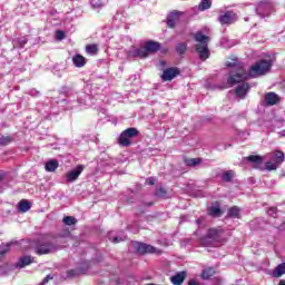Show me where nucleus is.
Wrapping results in <instances>:
<instances>
[{
    "instance_id": "38",
    "label": "nucleus",
    "mask_w": 285,
    "mask_h": 285,
    "mask_svg": "<svg viewBox=\"0 0 285 285\" xmlns=\"http://www.w3.org/2000/svg\"><path fill=\"white\" fill-rule=\"evenodd\" d=\"M267 214L271 217H275V215H277V207H269L268 210H267Z\"/></svg>"
},
{
    "instance_id": "51",
    "label": "nucleus",
    "mask_w": 285,
    "mask_h": 285,
    "mask_svg": "<svg viewBox=\"0 0 285 285\" xmlns=\"http://www.w3.org/2000/svg\"><path fill=\"white\" fill-rule=\"evenodd\" d=\"M148 206H153V203H149Z\"/></svg>"
},
{
    "instance_id": "46",
    "label": "nucleus",
    "mask_w": 285,
    "mask_h": 285,
    "mask_svg": "<svg viewBox=\"0 0 285 285\" xmlns=\"http://www.w3.org/2000/svg\"><path fill=\"white\" fill-rule=\"evenodd\" d=\"M160 66H166V60H160Z\"/></svg>"
},
{
    "instance_id": "50",
    "label": "nucleus",
    "mask_w": 285,
    "mask_h": 285,
    "mask_svg": "<svg viewBox=\"0 0 285 285\" xmlns=\"http://www.w3.org/2000/svg\"><path fill=\"white\" fill-rule=\"evenodd\" d=\"M7 246H8V247H10V246H12V244H11V243H9V244H7Z\"/></svg>"
},
{
    "instance_id": "13",
    "label": "nucleus",
    "mask_w": 285,
    "mask_h": 285,
    "mask_svg": "<svg viewBox=\"0 0 285 285\" xmlns=\"http://www.w3.org/2000/svg\"><path fill=\"white\" fill-rule=\"evenodd\" d=\"M246 161L254 164V168H259L264 164V157L259 155H249L246 157Z\"/></svg>"
},
{
    "instance_id": "5",
    "label": "nucleus",
    "mask_w": 285,
    "mask_h": 285,
    "mask_svg": "<svg viewBox=\"0 0 285 285\" xmlns=\"http://www.w3.org/2000/svg\"><path fill=\"white\" fill-rule=\"evenodd\" d=\"M57 250V245L51 242H38L35 247L36 255H50Z\"/></svg>"
},
{
    "instance_id": "52",
    "label": "nucleus",
    "mask_w": 285,
    "mask_h": 285,
    "mask_svg": "<svg viewBox=\"0 0 285 285\" xmlns=\"http://www.w3.org/2000/svg\"><path fill=\"white\" fill-rule=\"evenodd\" d=\"M165 52H168V49H166Z\"/></svg>"
},
{
    "instance_id": "42",
    "label": "nucleus",
    "mask_w": 285,
    "mask_h": 285,
    "mask_svg": "<svg viewBox=\"0 0 285 285\" xmlns=\"http://www.w3.org/2000/svg\"><path fill=\"white\" fill-rule=\"evenodd\" d=\"M147 184H148L149 186H155V179L148 178V179H147Z\"/></svg>"
},
{
    "instance_id": "21",
    "label": "nucleus",
    "mask_w": 285,
    "mask_h": 285,
    "mask_svg": "<svg viewBox=\"0 0 285 285\" xmlns=\"http://www.w3.org/2000/svg\"><path fill=\"white\" fill-rule=\"evenodd\" d=\"M242 213V209L237 206H233L227 210V216L232 219H239V215Z\"/></svg>"
},
{
    "instance_id": "1",
    "label": "nucleus",
    "mask_w": 285,
    "mask_h": 285,
    "mask_svg": "<svg viewBox=\"0 0 285 285\" xmlns=\"http://www.w3.org/2000/svg\"><path fill=\"white\" fill-rule=\"evenodd\" d=\"M273 68L271 60H259L253 65L248 72L244 69V66H237L236 72L232 71L227 78L228 86H237V83H244L247 79H257V77H264Z\"/></svg>"
},
{
    "instance_id": "7",
    "label": "nucleus",
    "mask_w": 285,
    "mask_h": 285,
    "mask_svg": "<svg viewBox=\"0 0 285 285\" xmlns=\"http://www.w3.org/2000/svg\"><path fill=\"white\" fill-rule=\"evenodd\" d=\"M235 21H237V13L234 11L222 12L218 17V22L220 26H232V23H235Z\"/></svg>"
},
{
    "instance_id": "16",
    "label": "nucleus",
    "mask_w": 285,
    "mask_h": 285,
    "mask_svg": "<svg viewBox=\"0 0 285 285\" xmlns=\"http://www.w3.org/2000/svg\"><path fill=\"white\" fill-rule=\"evenodd\" d=\"M265 101L267 106H275L279 104V96H277L275 92H268L265 95Z\"/></svg>"
},
{
    "instance_id": "8",
    "label": "nucleus",
    "mask_w": 285,
    "mask_h": 285,
    "mask_svg": "<svg viewBox=\"0 0 285 285\" xmlns=\"http://www.w3.org/2000/svg\"><path fill=\"white\" fill-rule=\"evenodd\" d=\"M181 75V70L177 67H169L163 71V75L160 78L163 81H173L176 77H179Z\"/></svg>"
},
{
    "instance_id": "22",
    "label": "nucleus",
    "mask_w": 285,
    "mask_h": 285,
    "mask_svg": "<svg viewBox=\"0 0 285 285\" xmlns=\"http://www.w3.org/2000/svg\"><path fill=\"white\" fill-rule=\"evenodd\" d=\"M273 277L279 278L282 275H285V263H282L276 266L272 272Z\"/></svg>"
},
{
    "instance_id": "47",
    "label": "nucleus",
    "mask_w": 285,
    "mask_h": 285,
    "mask_svg": "<svg viewBox=\"0 0 285 285\" xmlns=\"http://www.w3.org/2000/svg\"><path fill=\"white\" fill-rule=\"evenodd\" d=\"M278 285H285V281L284 279H281Z\"/></svg>"
},
{
    "instance_id": "28",
    "label": "nucleus",
    "mask_w": 285,
    "mask_h": 285,
    "mask_svg": "<svg viewBox=\"0 0 285 285\" xmlns=\"http://www.w3.org/2000/svg\"><path fill=\"white\" fill-rule=\"evenodd\" d=\"M185 164L189 167L199 166V164H202V158H186Z\"/></svg>"
},
{
    "instance_id": "33",
    "label": "nucleus",
    "mask_w": 285,
    "mask_h": 285,
    "mask_svg": "<svg viewBox=\"0 0 285 285\" xmlns=\"http://www.w3.org/2000/svg\"><path fill=\"white\" fill-rule=\"evenodd\" d=\"M156 197H166L167 191L164 187H159L155 191Z\"/></svg>"
},
{
    "instance_id": "18",
    "label": "nucleus",
    "mask_w": 285,
    "mask_h": 285,
    "mask_svg": "<svg viewBox=\"0 0 285 285\" xmlns=\"http://www.w3.org/2000/svg\"><path fill=\"white\" fill-rule=\"evenodd\" d=\"M171 284L174 285H183L186 279V272L177 273L176 275L171 276Z\"/></svg>"
},
{
    "instance_id": "11",
    "label": "nucleus",
    "mask_w": 285,
    "mask_h": 285,
    "mask_svg": "<svg viewBox=\"0 0 285 285\" xmlns=\"http://www.w3.org/2000/svg\"><path fill=\"white\" fill-rule=\"evenodd\" d=\"M86 169V166L78 165L73 170L67 173L66 179L69 184H72V181H77L79 179V176L83 173Z\"/></svg>"
},
{
    "instance_id": "49",
    "label": "nucleus",
    "mask_w": 285,
    "mask_h": 285,
    "mask_svg": "<svg viewBox=\"0 0 285 285\" xmlns=\"http://www.w3.org/2000/svg\"><path fill=\"white\" fill-rule=\"evenodd\" d=\"M0 181H3V176L0 175Z\"/></svg>"
},
{
    "instance_id": "12",
    "label": "nucleus",
    "mask_w": 285,
    "mask_h": 285,
    "mask_svg": "<svg viewBox=\"0 0 285 285\" xmlns=\"http://www.w3.org/2000/svg\"><path fill=\"white\" fill-rule=\"evenodd\" d=\"M250 90V85L248 82H243L238 85L235 89V95L239 99H246L248 91Z\"/></svg>"
},
{
    "instance_id": "2",
    "label": "nucleus",
    "mask_w": 285,
    "mask_h": 285,
    "mask_svg": "<svg viewBox=\"0 0 285 285\" xmlns=\"http://www.w3.org/2000/svg\"><path fill=\"white\" fill-rule=\"evenodd\" d=\"M194 41H196L195 50L198 53L200 61H206L210 57V49L208 43H210V37L204 35V32L198 31L194 33Z\"/></svg>"
},
{
    "instance_id": "4",
    "label": "nucleus",
    "mask_w": 285,
    "mask_h": 285,
    "mask_svg": "<svg viewBox=\"0 0 285 285\" xmlns=\"http://www.w3.org/2000/svg\"><path fill=\"white\" fill-rule=\"evenodd\" d=\"M134 137H139V129L129 127L120 132L117 144L122 148H128L129 146H132V140L130 139H134Z\"/></svg>"
},
{
    "instance_id": "37",
    "label": "nucleus",
    "mask_w": 285,
    "mask_h": 285,
    "mask_svg": "<svg viewBox=\"0 0 285 285\" xmlns=\"http://www.w3.org/2000/svg\"><path fill=\"white\" fill-rule=\"evenodd\" d=\"M237 66V58L232 59V61L226 62L227 68H235Z\"/></svg>"
},
{
    "instance_id": "26",
    "label": "nucleus",
    "mask_w": 285,
    "mask_h": 285,
    "mask_svg": "<svg viewBox=\"0 0 285 285\" xmlns=\"http://www.w3.org/2000/svg\"><path fill=\"white\" fill-rule=\"evenodd\" d=\"M186 50H188V45L186 42H179L176 46V52L181 57V55H186Z\"/></svg>"
},
{
    "instance_id": "35",
    "label": "nucleus",
    "mask_w": 285,
    "mask_h": 285,
    "mask_svg": "<svg viewBox=\"0 0 285 285\" xmlns=\"http://www.w3.org/2000/svg\"><path fill=\"white\" fill-rule=\"evenodd\" d=\"M265 168L267 169V170H275L276 168H277V163H271V161H267V163H265Z\"/></svg>"
},
{
    "instance_id": "39",
    "label": "nucleus",
    "mask_w": 285,
    "mask_h": 285,
    "mask_svg": "<svg viewBox=\"0 0 285 285\" xmlns=\"http://www.w3.org/2000/svg\"><path fill=\"white\" fill-rule=\"evenodd\" d=\"M75 275H76L75 269H69V271L67 272V277H75Z\"/></svg>"
},
{
    "instance_id": "24",
    "label": "nucleus",
    "mask_w": 285,
    "mask_h": 285,
    "mask_svg": "<svg viewBox=\"0 0 285 285\" xmlns=\"http://www.w3.org/2000/svg\"><path fill=\"white\" fill-rule=\"evenodd\" d=\"M212 6H213V1L202 0L200 3L198 4V10L199 12H204L206 10H210Z\"/></svg>"
},
{
    "instance_id": "48",
    "label": "nucleus",
    "mask_w": 285,
    "mask_h": 285,
    "mask_svg": "<svg viewBox=\"0 0 285 285\" xmlns=\"http://www.w3.org/2000/svg\"><path fill=\"white\" fill-rule=\"evenodd\" d=\"M94 8H101V4H92Z\"/></svg>"
},
{
    "instance_id": "19",
    "label": "nucleus",
    "mask_w": 285,
    "mask_h": 285,
    "mask_svg": "<svg viewBox=\"0 0 285 285\" xmlns=\"http://www.w3.org/2000/svg\"><path fill=\"white\" fill-rule=\"evenodd\" d=\"M59 168V161L57 159H50L45 165V170L47 173H55Z\"/></svg>"
},
{
    "instance_id": "31",
    "label": "nucleus",
    "mask_w": 285,
    "mask_h": 285,
    "mask_svg": "<svg viewBox=\"0 0 285 285\" xmlns=\"http://www.w3.org/2000/svg\"><path fill=\"white\" fill-rule=\"evenodd\" d=\"M13 139L12 136H1L0 137V146H8L12 144Z\"/></svg>"
},
{
    "instance_id": "20",
    "label": "nucleus",
    "mask_w": 285,
    "mask_h": 285,
    "mask_svg": "<svg viewBox=\"0 0 285 285\" xmlns=\"http://www.w3.org/2000/svg\"><path fill=\"white\" fill-rule=\"evenodd\" d=\"M30 208H32V204L28 200L22 199L18 203L19 213H28V210H30Z\"/></svg>"
},
{
    "instance_id": "14",
    "label": "nucleus",
    "mask_w": 285,
    "mask_h": 285,
    "mask_svg": "<svg viewBox=\"0 0 285 285\" xmlns=\"http://www.w3.org/2000/svg\"><path fill=\"white\" fill-rule=\"evenodd\" d=\"M181 16V12L179 11H173L168 17H167V26L168 28H175L177 21H179V17Z\"/></svg>"
},
{
    "instance_id": "41",
    "label": "nucleus",
    "mask_w": 285,
    "mask_h": 285,
    "mask_svg": "<svg viewBox=\"0 0 285 285\" xmlns=\"http://www.w3.org/2000/svg\"><path fill=\"white\" fill-rule=\"evenodd\" d=\"M264 6H269V3L266 2V1H262V2L258 4V10H262V8H264Z\"/></svg>"
},
{
    "instance_id": "36",
    "label": "nucleus",
    "mask_w": 285,
    "mask_h": 285,
    "mask_svg": "<svg viewBox=\"0 0 285 285\" xmlns=\"http://www.w3.org/2000/svg\"><path fill=\"white\" fill-rule=\"evenodd\" d=\"M26 43H28V38L23 37V38L18 39L19 48H24Z\"/></svg>"
},
{
    "instance_id": "9",
    "label": "nucleus",
    "mask_w": 285,
    "mask_h": 285,
    "mask_svg": "<svg viewBox=\"0 0 285 285\" xmlns=\"http://www.w3.org/2000/svg\"><path fill=\"white\" fill-rule=\"evenodd\" d=\"M127 57L129 59H148V53L146 52V48H137V47H132L129 51H127Z\"/></svg>"
},
{
    "instance_id": "15",
    "label": "nucleus",
    "mask_w": 285,
    "mask_h": 285,
    "mask_svg": "<svg viewBox=\"0 0 285 285\" xmlns=\"http://www.w3.org/2000/svg\"><path fill=\"white\" fill-rule=\"evenodd\" d=\"M35 262V257L32 256H23L19 258L18 263L16 264L17 268H26V266H30Z\"/></svg>"
},
{
    "instance_id": "34",
    "label": "nucleus",
    "mask_w": 285,
    "mask_h": 285,
    "mask_svg": "<svg viewBox=\"0 0 285 285\" xmlns=\"http://www.w3.org/2000/svg\"><path fill=\"white\" fill-rule=\"evenodd\" d=\"M56 39L58 41H63V39H66V32L61 31V30H57L56 31Z\"/></svg>"
},
{
    "instance_id": "40",
    "label": "nucleus",
    "mask_w": 285,
    "mask_h": 285,
    "mask_svg": "<svg viewBox=\"0 0 285 285\" xmlns=\"http://www.w3.org/2000/svg\"><path fill=\"white\" fill-rule=\"evenodd\" d=\"M50 279H52V276L47 275V276L43 278L42 284H48V282H50Z\"/></svg>"
},
{
    "instance_id": "25",
    "label": "nucleus",
    "mask_w": 285,
    "mask_h": 285,
    "mask_svg": "<svg viewBox=\"0 0 285 285\" xmlns=\"http://www.w3.org/2000/svg\"><path fill=\"white\" fill-rule=\"evenodd\" d=\"M215 273H216L215 268L208 267V268L203 271L200 276H202L203 279H210V277L215 276Z\"/></svg>"
},
{
    "instance_id": "44",
    "label": "nucleus",
    "mask_w": 285,
    "mask_h": 285,
    "mask_svg": "<svg viewBox=\"0 0 285 285\" xmlns=\"http://www.w3.org/2000/svg\"><path fill=\"white\" fill-rule=\"evenodd\" d=\"M6 253H8V249H3L0 252V257H3V255H6Z\"/></svg>"
},
{
    "instance_id": "10",
    "label": "nucleus",
    "mask_w": 285,
    "mask_h": 285,
    "mask_svg": "<svg viewBox=\"0 0 285 285\" xmlns=\"http://www.w3.org/2000/svg\"><path fill=\"white\" fill-rule=\"evenodd\" d=\"M144 47L147 52V57H150V55H157V52L161 50V43L155 40L146 41Z\"/></svg>"
},
{
    "instance_id": "43",
    "label": "nucleus",
    "mask_w": 285,
    "mask_h": 285,
    "mask_svg": "<svg viewBox=\"0 0 285 285\" xmlns=\"http://www.w3.org/2000/svg\"><path fill=\"white\" fill-rule=\"evenodd\" d=\"M188 285H199V283H197V281H195V279H190L188 282Z\"/></svg>"
},
{
    "instance_id": "30",
    "label": "nucleus",
    "mask_w": 285,
    "mask_h": 285,
    "mask_svg": "<svg viewBox=\"0 0 285 285\" xmlns=\"http://www.w3.org/2000/svg\"><path fill=\"white\" fill-rule=\"evenodd\" d=\"M62 222L66 226H75V224H77V218L72 216H65Z\"/></svg>"
},
{
    "instance_id": "45",
    "label": "nucleus",
    "mask_w": 285,
    "mask_h": 285,
    "mask_svg": "<svg viewBox=\"0 0 285 285\" xmlns=\"http://www.w3.org/2000/svg\"><path fill=\"white\" fill-rule=\"evenodd\" d=\"M114 244H119V238L118 237L114 238Z\"/></svg>"
},
{
    "instance_id": "27",
    "label": "nucleus",
    "mask_w": 285,
    "mask_h": 285,
    "mask_svg": "<svg viewBox=\"0 0 285 285\" xmlns=\"http://www.w3.org/2000/svg\"><path fill=\"white\" fill-rule=\"evenodd\" d=\"M284 159H285V155L283 154V151L276 150L274 153L273 160L275 161V164H284Z\"/></svg>"
},
{
    "instance_id": "17",
    "label": "nucleus",
    "mask_w": 285,
    "mask_h": 285,
    "mask_svg": "<svg viewBox=\"0 0 285 285\" xmlns=\"http://www.w3.org/2000/svg\"><path fill=\"white\" fill-rule=\"evenodd\" d=\"M72 63L76 68H83V66H86V57L77 53L72 57Z\"/></svg>"
},
{
    "instance_id": "29",
    "label": "nucleus",
    "mask_w": 285,
    "mask_h": 285,
    "mask_svg": "<svg viewBox=\"0 0 285 285\" xmlns=\"http://www.w3.org/2000/svg\"><path fill=\"white\" fill-rule=\"evenodd\" d=\"M86 52L88 55H97L99 52V46L92 43V45H87L86 46Z\"/></svg>"
},
{
    "instance_id": "32",
    "label": "nucleus",
    "mask_w": 285,
    "mask_h": 285,
    "mask_svg": "<svg viewBox=\"0 0 285 285\" xmlns=\"http://www.w3.org/2000/svg\"><path fill=\"white\" fill-rule=\"evenodd\" d=\"M223 181L230 183L233 181V171H225L222 176Z\"/></svg>"
},
{
    "instance_id": "6",
    "label": "nucleus",
    "mask_w": 285,
    "mask_h": 285,
    "mask_svg": "<svg viewBox=\"0 0 285 285\" xmlns=\"http://www.w3.org/2000/svg\"><path fill=\"white\" fill-rule=\"evenodd\" d=\"M134 248L139 253V255H155L157 253H161L157 247L140 242L134 243Z\"/></svg>"
},
{
    "instance_id": "23",
    "label": "nucleus",
    "mask_w": 285,
    "mask_h": 285,
    "mask_svg": "<svg viewBox=\"0 0 285 285\" xmlns=\"http://www.w3.org/2000/svg\"><path fill=\"white\" fill-rule=\"evenodd\" d=\"M208 215L210 217H222V215H224V212H222V208H219V206H212L208 208Z\"/></svg>"
},
{
    "instance_id": "3",
    "label": "nucleus",
    "mask_w": 285,
    "mask_h": 285,
    "mask_svg": "<svg viewBox=\"0 0 285 285\" xmlns=\"http://www.w3.org/2000/svg\"><path fill=\"white\" fill-rule=\"evenodd\" d=\"M203 246H215L224 243V230L220 227H213L207 230L206 236L200 239Z\"/></svg>"
}]
</instances>
